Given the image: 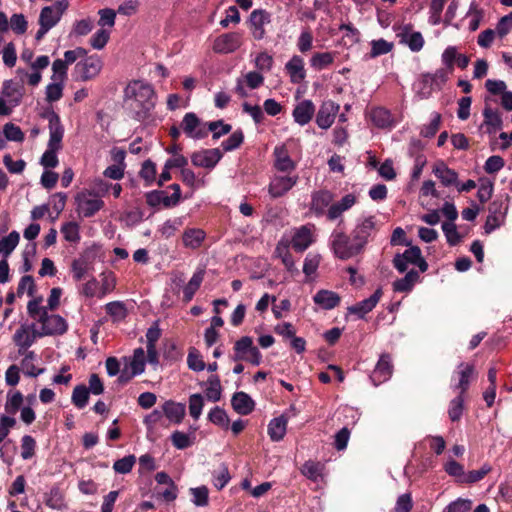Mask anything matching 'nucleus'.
<instances>
[{"label": "nucleus", "mask_w": 512, "mask_h": 512, "mask_svg": "<svg viewBox=\"0 0 512 512\" xmlns=\"http://www.w3.org/2000/svg\"><path fill=\"white\" fill-rule=\"evenodd\" d=\"M375 229L374 216L365 218L360 224H358L352 232L353 241L357 243L358 247L362 251L364 246L367 244L371 233Z\"/></svg>", "instance_id": "obj_15"}, {"label": "nucleus", "mask_w": 512, "mask_h": 512, "mask_svg": "<svg viewBox=\"0 0 512 512\" xmlns=\"http://www.w3.org/2000/svg\"><path fill=\"white\" fill-rule=\"evenodd\" d=\"M315 112V106L311 100H303L293 110V117L296 123L303 126L310 122Z\"/></svg>", "instance_id": "obj_22"}, {"label": "nucleus", "mask_w": 512, "mask_h": 512, "mask_svg": "<svg viewBox=\"0 0 512 512\" xmlns=\"http://www.w3.org/2000/svg\"><path fill=\"white\" fill-rule=\"evenodd\" d=\"M2 93L4 96L11 98L16 104H18L24 95V86L21 83L8 80L4 82Z\"/></svg>", "instance_id": "obj_36"}, {"label": "nucleus", "mask_w": 512, "mask_h": 512, "mask_svg": "<svg viewBox=\"0 0 512 512\" xmlns=\"http://www.w3.org/2000/svg\"><path fill=\"white\" fill-rule=\"evenodd\" d=\"M140 176L143 178L147 184H151L155 181L156 178V165L150 159L146 160L142 164V168L140 170Z\"/></svg>", "instance_id": "obj_62"}, {"label": "nucleus", "mask_w": 512, "mask_h": 512, "mask_svg": "<svg viewBox=\"0 0 512 512\" xmlns=\"http://www.w3.org/2000/svg\"><path fill=\"white\" fill-rule=\"evenodd\" d=\"M334 61L333 54L330 52L316 53L311 58V66L317 70H321Z\"/></svg>", "instance_id": "obj_47"}, {"label": "nucleus", "mask_w": 512, "mask_h": 512, "mask_svg": "<svg viewBox=\"0 0 512 512\" xmlns=\"http://www.w3.org/2000/svg\"><path fill=\"white\" fill-rule=\"evenodd\" d=\"M146 357L143 348H136L130 360L131 376H136L144 372Z\"/></svg>", "instance_id": "obj_37"}, {"label": "nucleus", "mask_w": 512, "mask_h": 512, "mask_svg": "<svg viewBox=\"0 0 512 512\" xmlns=\"http://www.w3.org/2000/svg\"><path fill=\"white\" fill-rule=\"evenodd\" d=\"M46 505L53 509L61 510L65 507L64 498L58 488H53L47 496Z\"/></svg>", "instance_id": "obj_51"}, {"label": "nucleus", "mask_w": 512, "mask_h": 512, "mask_svg": "<svg viewBox=\"0 0 512 512\" xmlns=\"http://www.w3.org/2000/svg\"><path fill=\"white\" fill-rule=\"evenodd\" d=\"M371 45V57H377L379 55L387 54L393 49V43L387 42L384 39L373 40Z\"/></svg>", "instance_id": "obj_61"}, {"label": "nucleus", "mask_w": 512, "mask_h": 512, "mask_svg": "<svg viewBox=\"0 0 512 512\" xmlns=\"http://www.w3.org/2000/svg\"><path fill=\"white\" fill-rule=\"evenodd\" d=\"M163 411L170 421L180 423L185 416L186 409L184 404L167 401L163 405Z\"/></svg>", "instance_id": "obj_32"}, {"label": "nucleus", "mask_w": 512, "mask_h": 512, "mask_svg": "<svg viewBox=\"0 0 512 512\" xmlns=\"http://www.w3.org/2000/svg\"><path fill=\"white\" fill-rule=\"evenodd\" d=\"M483 116L484 124L489 127V133H494L502 128V118L497 110H493L490 106L486 105L483 110Z\"/></svg>", "instance_id": "obj_35"}, {"label": "nucleus", "mask_w": 512, "mask_h": 512, "mask_svg": "<svg viewBox=\"0 0 512 512\" xmlns=\"http://www.w3.org/2000/svg\"><path fill=\"white\" fill-rule=\"evenodd\" d=\"M102 68V62L98 57L90 56L76 64L75 70L82 81L96 77Z\"/></svg>", "instance_id": "obj_14"}, {"label": "nucleus", "mask_w": 512, "mask_h": 512, "mask_svg": "<svg viewBox=\"0 0 512 512\" xmlns=\"http://www.w3.org/2000/svg\"><path fill=\"white\" fill-rule=\"evenodd\" d=\"M244 140V134L241 130L234 131L227 140L222 142L223 150L228 152L238 148Z\"/></svg>", "instance_id": "obj_54"}, {"label": "nucleus", "mask_w": 512, "mask_h": 512, "mask_svg": "<svg viewBox=\"0 0 512 512\" xmlns=\"http://www.w3.org/2000/svg\"><path fill=\"white\" fill-rule=\"evenodd\" d=\"M3 133L9 141L22 142L24 140V133L19 126H16L13 123L5 124L3 127Z\"/></svg>", "instance_id": "obj_56"}, {"label": "nucleus", "mask_w": 512, "mask_h": 512, "mask_svg": "<svg viewBox=\"0 0 512 512\" xmlns=\"http://www.w3.org/2000/svg\"><path fill=\"white\" fill-rule=\"evenodd\" d=\"M136 462L134 455L125 456L114 462L113 469L119 474L129 473Z\"/></svg>", "instance_id": "obj_49"}, {"label": "nucleus", "mask_w": 512, "mask_h": 512, "mask_svg": "<svg viewBox=\"0 0 512 512\" xmlns=\"http://www.w3.org/2000/svg\"><path fill=\"white\" fill-rule=\"evenodd\" d=\"M147 203L150 206H156L162 203L165 207H171L177 205V203L168 196L165 191H153L147 194Z\"/></svg>", "instance_id": "obj_40"}, {"label": "nucleus", "mask_w": 512, "mask_h": 512, "mask_svg": "<svg viewBox=\"0 0 512 512\" xmlns=\"http://www.w3.org/2000/svg\"><path fill=\"white\" fill-rule=\"evenodd\" d=\"M187 364L191 370L197 371V372L204 370L206 367L201 354L194 347H191L189 349V353L187 356Z\"/></svg>", "instance_id": "obj_44"}, {"label": "nucleus", "mask_w": 512, "mask_h": 512, "mask_svg": "<svg viewBox=\"0 0 512 512\" xmlns=\"http://www.w3.org/2000/svg\"><path fill=\"white\" fill-rule=\"evenodd\" d=\"M204 405L203 397L201 394H193L189 398V413L191 417L197 420L202 412Z\"/></svg>", "instance_id": "obj_60"}, {"label": "nucleus", "mask_w": 512, "mask_h": 512, "mask_svg": "<svg viewBox=\"0 0 512 512\" xmlns=\"http://www.w3.org/2000/svg\"><path fill=\"white\" fill-rule=\"evenodd\" d=\"M338 111L339 105L335 102L331 100L323 102L316 116L317 125L322 129H328L333 124Z\"/></svg>", "instance_id": "obj_16"}, {"label": "nucleus", "mask_w": 512, "mask_h": 512, "mask_svg": "<svg viewBox=\"0 0 512 512\" xmlns=\"http://www.w3.org/2000/svg\"><path fill=\"white\" fill-rule=\"evenodd\" d=\"M298 177L276 176L269 184L268 192L273 198L286 194L297 183Z\"/></svg>", "instance_id": "obj_17"}, {"label": "nucleus", "mask_w": 512, "mask_h": 512, "mask_svg": "<svg viewBox=\"0 0 512 512\" xmlns=\"http://www.w3.org/2000/svg\"><path fill=\"white\" fill-rule=\"evenodd\" d=\"M411 28V25H405L399 36L401 37V41L408 45L410 50L418 52L424 46V39L420 32L411 33Z\"/></svg>", "instance_id": "obj_25"}, {"label": "nucleus", "mask_w": 512, "mask_h": 512, "mask_svg": "<svg viewBox=\"0 0 512 512\" xmlns=\"http://www.w3.org/2000/svg\"><path fill=\"white\" fill-rule=\"evenodd\" d=\"M312 233L307 226L298 229L291 241L292 247L297 252L305 251L312 243Z\"/></svg>", "instance_id": "obj_28"}, {"label": "nucleus", "mask_w": 512, "mask_h": 512, "mask_svg": "<svg viewBox=\"0 0 512 512\" xmlns=\"http://www.w3.org/2000/svg\"><path fill=\"white\" fill-rule=\"evenodd\" d=\"M413 501L410 493H405L397 498L395 508L392 512H411Z\"/></svg>", "instance_id": "obj_63"}, {"label": "nucleus", "mask_w": 512, "mask_h": 512, "mask_svg": "<svg viewBox=\"0 0 512 512\" xmlns=\"http://www.w3.org/2000/svg\"><path fill=\"white\" fill-rule=\"evenodd\" d=\"M64 239L69 242H78L80 240L79 226L75 222H68L61 228Z\"/></svg>", "instance_id": "obj_57"}, {"label": "nucleus", "mask_w": 512, "mask_h": 512, "mask_svg": "<svg viewBox=\"0 0 512 512\" xmlns=\"http://www.w3.org/2000/svg\"><path fill=\"white\" fill-rule=\"evenodd\" d=\"M68 7V0H59L52 6L43 7L39 15V24H44L50 29L53 28L60 21Z\"/></svg>", "instance_id": "obj_8"}, {"label": "nucleus", "mask_w": 512, "mask_h": 512, "mask_svg": "<svg viewBox=\"0 0 512 512\" xmlns=\"http://www.w3.org/2000/svg\"><path fill=\"white\" fill-rule=\"evenodd\" d=\"M233 361H245L254 366L261 363L262 355L258 347L254 345L253 339L250 336H242L234 343Z\"/></svg>", "instance_id": "obj_2"}, {"label": "nucleus", "mask_w": 512, "mask_h": 512, "mask_svg": "<svg viewBox=\"0 0 512 512\" xmlns=\"http://www.w3.org/2000/svg\"><path fill=\"white\" fill-rule=\"evenodd\" d=\"M408 264L416 265L421 272H426L428 269V263L422 257L421 249L418 246H412L402 254H396L393 259V265L400 273L407 270Z\"/></svg>", "instance_id": "obj_3"}, {"label": "nucleus", "mask_w": 512, "mask_h": 512, "mask_svg": "<svg viewBox=\"0 0 512 512\" xmlns=\"http://www.w3.org/2000/svg\"><path fill=\"white\" fill-rule=\"evenodd\" d=\"M233 409L240 415L250 414L255 407L253 399L245 392H236L231 399Z\"/></svg>", "instance_id": "obj_20"}, {"label": "nucleus", "mask_w": 512, "mask_h": 512, "mask_svg": "<svg viewBox=\"0 0 512 512\" xmlns=\"http://www.w3.org/2000/svg\"><path fill=\"white\" fill-rule=\"evenodd\" d=\"M191 494L193 495V503L196 506H207L209 502V491L206 486H200L197 488L190 489Z\"/></svg>", "instance_id": "obj_53"}, {"label": "nucleus", "mask_w": 512, "mask_h": 512, "mask_svg": "<svg viewBox=\"0 0 512 512\" xmlns=\"http://www.w3.org/2000/svg\"><path fill=\"white\" fill-rule=\"evenodd\" d=\"M205 239V232L201 229H187L184 231L182 241L185 247L197 249Z\"/></svg>", "instance_id": "obj_31"}, {"label": "nucleus", "mask_w": 512, "mask_h": 512, "mask_svg": "<svg viewBox=\"0 0 512 512\" xmlns=\"http://www.w3.org/2000/svg\"><path fill=\"white\" fill-rule=\"evenodd\" d=\"M77 211L84 217H91L98 212L104 205V202L89 191H82L76 198Z\"/></svg>", "instance_id": "obj_9"}, {"label": "nucleus", "mask_w": 512, "mask_h": 512, "mask_svg": "<svg viewBox=\"0 0 512 512\" xmlns=\"http://www.w3.org/2000/svg\"><path fill=\"white\" fill-rule=\"evenodd\" d=\"M43 118L47 119L49 122V148L61 149L62 148V138L64 135V128L61 124L59 115L52 109H49L42 113Z\"/></svg>", "instance_id": "obj_6"}, {"label": "nucleus", "mask_w": 512, "mask_h": 512, "mask_svg": "<svg viewBox=\"0 0 512 512\" xmlns=\"http://www.w3.org/2000/svg\"><path fill=\"white\" fill-rule=\"evenodd\" d=\"M382 296L381 288H378L369 298L348 307V312L350 314H356L359 318H364V316L373 310V308L377 305L380 298Z\"/></svg>", "instance_id": "obj_19"}, {"label": "nucleus", "mask_w": 512, "mask_h": 512, "mask_svg": "<svg viewBox=\"0 0 512 512\" xmlns=\"http://www.w3.org/2000/svg\"><path fill=\"white\" fill-rule=\"evenodd\" d=\"M20 235L17 231H12L8 236L0 240V253L7 259L19 243Z\"/></svg>", "instance_id": "obj_38"}, {"label": "nucleus", "mask_w": 512, "mask_h": 512, "mask_svg": "<svg viewBox=\"0 0 512 512\" xmlns=\"http://www.w3.org/2000/svg\"><path fill=\"white\" fill-rule=\"evenodd\" d=\"M208 387L206 389V397L213 401H219L221 398V383L217 375H211L207 380Z\"/></svg>", "instance_id": "obj_42"}, {"label": "nucleus", "mask_w": 512, "mask_h": 512, "mask_svg": "<svg viewBox=\"0 0 512 512\" xmlns=\"http://www.w3.org/2000/svg\"><path fill=\"white\" fill-rule=\"evenodd\" d=\"M35 288L36 286L33 277L30 275H25L21 278L18 284L17 296L21 297L25 291H27V294L32 297L34 296Z\"/></svg>", "instance_id": "obj_58"}, {"label": "nucleus", "mask_w": 512, "mask_h": 512, "mask_svg": "<svg viewBox=\"0 0 512 512\" xmlns=\"http://www.w3.org/2000/svg\"><path fill=\"white\" fill-rule=\"evenodd\" d=\"M241 46V35L237 32L226 33L214 40L213 50L216 53L228 54L236 51Z\"/></svg>", "instance_id": "obj_12"}, {"label": "nucleus", "mask_w": 512, "mask_h": 512, "mask_svg": "<svg viewBox=\"0 0 512 512\" xmlns=\"http://www.w3.org/2000/svg\"><path fill=\"white\" fill-rule=\"evenodd\" d=\"M442 230L447 238V242L451 246H455L461 241V236L457 231V227L454 223L444 222L442 224Z\"/></svg>", "instance_id": "obj_50"}, {"label": "nucleus", "mask_w": 512, "mask_h": 512, "mask_svg": "<svg viewBox=\"0 0 512 512\" xmlns=\"http://www.w3.org/2000/svg\"><path fill=\"white\" fill-rule=\"evenodd\" d=\"M474 373V366L467 364L464 369L460 372V379L457 388L460 389V395H464L469 387L470 378Z\"/></svg>", "instance_id": "obj_59"}, {"label": "nucleus", "mask_w": 512, "mask_h": 512, "mask_svg": "<svg viewBox=\"0 0 512 512\" xmlns=\"http://www.w3.org/2000/svg\"><path fill=\"white\" fill-rule=\"evenodd\" d=\"M464 409V397L462 395L457 396L450 403V408L448 411L449 418L451 421H458L463 413Z\"/></svg>", "instance_id": "obj_52"}, {"label": "nucleus", "mask_w": 512, "mask_h": 512, "mask_svg": "<svg viewBox=\"0 0 512 512\" xmlns=\"http://www.w3.org/2000/svg\"><path fill=\"white\" fill-rule=\"evenodd\" d=\"M204 275V270H199L193 274L192 278L183 289L185 302H190L192 300L204 280Z\"/></svg>", "instance_id": "obj_34"}, {"label": "nucleus", "mask_w": 512, "mask_h": 512, "mask_svg": "<svg viewBox=\"0 0 512 512\" xmlns=\"http://www.w3.org/2000/svg\"><path fill=\"white\" fill-rule=\"evenodd\" d=\"M356 203V197L353 194L345 195L340 201L330 205L327 211V218L335 220L339 218L345 211L350 209Z\"/></svg>", "instance_id": "obj_24"}, {"label": "nucleus", "mask_w": 512, "mask_h": 512, "mask_svg": "<svg viewBox=\"0 0 512 512\" xmlns=\"http://www.w3.org/2000/svg\"><path fill=\"white\" fill-rule=\"evenodd\" d=\"M222 157L223 154L218 148L203 149L192 153L191 162L196 167L212 169Z\"/></svg>", "instance_id": "obj_11"}, {"label": "nucleus", "mask_w": 512, "mask_h": 512, "mask_svg": "<svg viewBox=\"0 0 512 512\" xmlns=\"http://www.w3.org/2000/svg\"><path fill=\"white\" fill-rule=\"evenodd\" d=\"M106 311L115 321L123 320L127 316L125 305L119 301L108 303L106 305Z\"/></svg>", "instance_id": "obj_46"}, {"label": "nucleus", "mask_w": 512, "mask_h": 512, "mask_svg": "<svg viewBox=\"0 0 512 512\" xmlns=\"http://www.w3.org/2000/svg\"><path fill=\"white\" fill-rule=\"evenodd\" d=\"M393 371V365L391 363V357L389 354L381 355L374 371L372 372L371 379L375 385L387 381Z\"/></svg>", "instance_id": "obj_18"}, {"label": "nucleus", "mask_w": 512, "mask_h": 512, "mask_svg": "<svg viewBox=\"0 0 512 512\" xmlns=\"http://www.w3.org/2000/svg\"><path fill=\"white\" fill-rule=\"evenodd\" d=\"M38 337L41 336L38 330L35 329V324H21L13 335V341L18 347L19 354H24Z\"/></svg>", "instance_id": "obj_7"}, {"label": "nucleus", "mask_w": 512, "mask_h": 512, "mask_svg": "<svg viewBox=\"0 0 512 512\" xmlns=\"http://www.w3.org/2000/svg\"><path fill=\"white\" fill-rule=\"evenodd\" d=\"M322 465L313 461H307L303 464L301 472L312 481H317L321 476Z\"/></svg>", "instance_id": "obj_45"}, {"label": "nucleus", "mask_w": 512, "mask_h": 512, "mask_svg": "<svg viewBox=\"0 0 512 512\" xmlns=\"http://www.w3.org/2000/svg\"><path fill=\"white\" fill-rule=\"evenodd\" d=\"M181 127L188 137L194 139H202L208 134L205 127L201 125L200 119L193 112L185 114L181 123Z\"/></svg>", "instance_id": "obj_13"}, {"label": "nucleus", "mask_w": 512, "mask_h": 512, "mask_svg": "<svg viewBox=\"0 0 512 512\" xmlns=\"http://www.w3.org/2000/svg\"><path fill=\"white\" fill-rule=\"evenodd\" d=\"M36 441L30 435H25L22 437L21 443V457L24 460L30 459L35 454Z\"/></svg>", "instance_id": "obj_55"}, {"label": "nucleus", "mask_w": 512, "mask_h": 512, "mask_svg": "<svg viewBox=\"0 0 512 512\" xmlns=\"http://www.w3.org/2000/svg\"><path fill=\"white\" fill-rule=\"evenodd\" d=\"M332 237V249L338 258L347 260L361 252L357 243L354 241L351 243L344 232H334Z\"/></svg>", "instance_id": "obj_4"}, {"label": "nucleus", "mask_w": 512, "mask_h": 512, "mask_svg": "<svg viewBox=\"0 0 512 512\" xmlns=\"http://www.w3.org/2000/svg\"><path fill=\"white\" fill-rule=\"evenodd\" d=\"M314 302L325 310L335 308L340 303V296L330 290H319L314 296Z\"/></svg>", "instance_id": "obj_27"}, {"label": "nucleus", "mask_w": 512, "mask_h": 512, "mask_svg": "<svg viewBox=\"0 0 512 512\" xmlns=\"http://www.w3.org/2000/svg\"><path fill=\"white\" fill-rule=\"evenodd\" d=\"M208 418L212 423H214L215 425H218L224 429H228V427H229L230 420H229L227 413L225 412L224 409H222L218 406L213 408L210 411Z\"/></svg>", "instance_id": "obj_43"}, {"label": "nucleus", "mask_w": 512, "mask_h": 512, "mask_svg": "<svg viewBox=\"0 0 512 512\" xmlns=\"http://www.w3.org/2000/svg\"><path fill=\"white\" fill-rule=\"evenodd\" d=\"M41 329L38 330L41 337L47 335H62L67 330V323L60 315L48 314V311H43L42 316L39 318Z\"/></svg>", "instance_id": "obj_5"}, {"label": "nucleus", "mask_w": 512, "mask_h": 512, "mask_svg": "<svg viewBox=\"0 0 512 512\" xmlns=\"http://www.w3.org/2000/svg\"><path fill=\"white\" fill-rule=\"evenodd\" d=\"M433 173L446 187L458 184V173L450 169L443 161H439L434 165Z\"/></svg>", "instance_id": "obj_21"}, {"label": "nucleus", "mask_w": 512, "mask_h": 512, "mask_svg": "<svg viewBox=\"0 0 512 512\" xmlns=\"http://www.w3.org/2000/svg\"><path fill=\"white\" fill-rule=\"evenodd\" d=\"M124 101L134 111V117L142 120L155 106V91L149 83L133 80L124 90Z\"/></svg>", "instance_id": "obj_1"}, {"label": "nucleus", "mask_w": 512, "mask_h": 512, "mask_svg": "<svg viewBox=\"0 0 512 512\" xmlns=\"http://www.w3.org/2000/svg\"><path fill=\"white\" fill-rule=\"evenodd\" d=\"M287 418L281 415L270 421L268 425V434L273 441H280L284 438L287 428Z\"/></svg>", "instance_id": "obj_29"}, {"label": "nucleus", "mask_w": 512, "mask_h": 512, "mask_svg": "<svg viewBox=\"0 0 512 512\" xmlns=\"http://www.w3.org/2000/svg\"><path fill=\"white\" fill-rule=\"evenodd\" d=\"M23 402V395L19 391H15L12 394L9 392L7 395V401L5 404V410L10 414H15Z\"/></svg>", "instance_id": "obj_48"}, {"label": "nucleus", "mask_w": 512, "mask_h": 512, "mask_svg": "<svg viewBox=\"0 0 512 512\" xmlns=\"http://www.w3.org/2000/svg\"><path fill=\"white\" fill-rule=\"evenodd\" d=\"M471 506L470 500L459 498L447 506L446 512H469Z\"/></svg>", "instance_id": "obj_64"}, {"label": "nucleus", "mask_w": 512, "mask_h": 512, "mask_svg": "<svg viewBox=\"0 0 512 512\" xmlns=\"http://www.w3.org/2000/svg\"><path fill=\"white\" fill-rule=\"evenodd\" d=\"M419 278L418 271L412 269L403 278L394 281L393 289L397 292H409Z\"/></svg>", "instance_id": "obj_33"}, {"label": "nucleus", "mask_w": 512, "mask_h": 512, "mask_svg": "<svg viewBox=\"0 0 512 512\" xmlns=\"http://www.w3.org/2000/svg\"><path fill=\"white\" fill-rule=\"evenodd\" d=\"M371 120L379 128L388 127L392 122V117L387 109L378 107L371 111Z\"/></svg>", "instance_id": "obj_39"}, {"label": "nucleus", "mask_w": 512, "mask_h": 512, "mask_svg": "<svg viewBox=\"0 0 512 512\" xmlns=\"http://www.w3.org/2000/svg\"><path fill=\"white\" fill-rule=\"evenodd\" d=\"M285 68L287 70V73L290 76L292 83H300L305 79L306 72L304 69V62L303 59L298 56L294 55L285 65Z\"/></svg>", "instance_id": "obj_23"}, {"label": "nucleus", "mask_w": 512, "mask_h": 512, "mask_svg": "<svg viewBox=\"0 0 512 512\" xmlns=\"http://www.w3.org/2000/svg\"><path fill=\"white\" fill-rule=\"evenodd\" d=\"M333 195L327 190H321L313 194L311 201V211L316 215L324 214L326 208L332 205Z\"/></svg>", "instance_id": "obj_26"}, {"label": "nucleus", "mask_w": 512, "mask_h": 512, "mask_svg": "<svg viewBox=\"0 0 512 512\" xmlns=\"http://www.w3.org/2000/svg\"><path fill=\"white\" fill-rule=\"evenodd\" d=\"M275 167L279 171L289 172L295 169V163L289 157L284 146H278L274 149Z\"/></svg>", "instance_id": "obj_30"}, {"label": "nucleus", "mask_w": 512, "mask_h": 512, "mask_svg": "<svg viewBox=\"0 0 512 512\" xmlns=\"http://www.w3.org/2000/svg\"><path fill=\"white\" fill-rule=\"evenodd\" d=\"M95 257V251L87 249L78 258L73 260L71 269L76 281L82 280L87 272L93 270Z\"/></svg>", "instance_id": "obj_10"}, {"label": "nucleus", "mask_w": 512, "mask_h": 512, "mask_svg": "<svg viewBox=\"0 0 512 512\" xmlns=\"http://www.w3.org/2000/svg\"><path fill=\"white\" fill-rule=\"evenodd\" d=\"M71 400L77 408H84L89 400V389L83 384L75 386Z\"/></svg>", "instance_id": "obj_41"}]
</instances>
